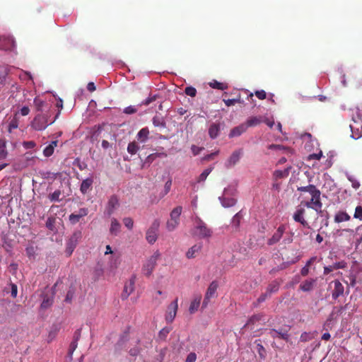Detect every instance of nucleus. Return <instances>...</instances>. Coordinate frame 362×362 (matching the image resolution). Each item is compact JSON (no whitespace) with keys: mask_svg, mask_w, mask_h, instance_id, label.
<instances>
[{"mask_svg":"<svg viewBox=\"0 0 362 362\" xmlns=\"http://www.w3.org/2000/svg\"><path fill=\"white\" fill-rule=\"evenodd\" d=\"M136 281V276H132L129 282L126 283L123 291L121 294L122 300H126L130 294L134 291V284Z\"/></svg>","mask_w":362,"mask_h":362,"instance_id":"nucleus-11","label":"nucleus"},{"mask_svg":"<svg viewBox=\"0 0 362 362\" xmlns=\"http://www.w3.org/2000/svg\"><path fill=\"white\" fill-rule=\"evenodd\" d=\"M255 94L259 100H264L267 97V93L264 90H256Z\"/></svg>","mask_w":362,"mask_h":362,"instance_id":"nucleus-62","label":"nucleus"},{"mask_svg":"<svg viewBox=\"0 0 362 362\" xmlns=\"http://www.w3.org/2000/svg\"><path fill=\"white\" fill-rule=\"evenodd\" d=\"M218 287V284L216 281H213L211 282L205 293V296L202 303V308H206L210 300L216 296Z\"/></svg>","mask_w":362,"mask_h":362,"instance_id":"nucleus-7","label":"nucleus"},{"mask_svg":"<svg viewBox=\"0 0 362 362\" xmlns=\"http://www.w3.org/2000/svg\"><path fill=\"white\" fill-rule=\"evenodd\" d=\"M158 157V153H152L148 156L142 165V168H144L146 164H148V165H150V164Z\"/></svg>","mask_w":362,"mask_h":362,"instance_id":"nucleus-46","label":"nucleus"},{"mask_svg":"<svg viewBox=\"0 0 362 362\" xmlns=\"http://www.w3.org/2000/svg\"><path fill=\"white\" fill-rule=\"evenodd\" d=\"M54 223H55V218L49 217L46 221V227L50 230H54Z\"/></svg>","mask_w":362,"mask_h":362,"instance_id":"nucleus-52","label":"nucleus"},{"mask_svg":"<svg viewBox=\"0 0 362 362\" xmlns=\"http://www.w3.org/2000/svg\"><path fill=\"white\" fill-rule=\"evenodd\" d=\"M23 146L26 149H30V148H33L36 146V144L33 141H24L23 143Z\"/></svg>","mask_w":362,"mask_h":362,"instance_id":"nucleus-63","label":"nucleus"},{"mask_svg":"<svg viewBox=\"0 0 362 362\" xmlns=\"http://www.w3.org/2000/svg\"><path fill=\"white\" fill-rule=\"evenodd\" d=\"M243 154V150L238 149L233 152L226 163V167L230 168L234 166L239 160Z\"/></svg>","mask_w":362,"mask_h":362,"instance_id":"nucleus-17","label":"nucleus"},{"mask_svg":"<svg viewBox=\"0 0 362 362\" xmlns=\"http://www.w3.org/2000/svg\"><path fill=\"white\" fill-rule=\"evenodd\" d=\"M220 126L218 124L213 123L209 128V135L211 139H216L219 134Z\"/></svg>","mask_w":362,"mask_h":362,"instance_id":"nucleus-30","label":"nucleus"},{"mask_svg":"<svg viewBox=\"0 0 362 362\" xmlns=\"http://www.w3.org/2000/svg\"><path fill=\"white\" fill-rule=\"evenodd\" d=\"M201 300L202 296L199 295L197 296H195L194 298L192 300L189 308V312L190 314H193L198 310V308H199L200 305Z\"/></svg>","mask_w":362,"mask_h":362,"instance_id":"nucleus-26","label":"nucleus"},{"mask_svg":"<svg viewBox=\"0 0 362 362\" xmlns=\"http://www.w3.org/2000/svg\"><path fill=\"white\" fill-rule=\"evenodd\" d=\"M157 262V256L152 255L146 260L142 267V272L146 276H150L155 269Z\"/></svg>","mask_w":362,"mask_h":362,"instance_id":"nucleus-9","label":"nucleus"},{"mask_svg":"<svg viewBox=\"0 0 362 362\" xmlns=\"http://www.w3.org/2000/svg\"><path fill=\"white\" fill-rule=\"evenodd\" d=\"M285 230L286 226L284 225L279 226L276 232L272 236V238L267 240V244L269 245H273L277 243L282 238L283 234L285 232Z\"/></svg>","mask_w":362,"mask_h":362,"instance_id":"nucleus-16","label":"nucleus"},{"mask_svg":"<svg viewBox=\"0 0 362 362\" xmlns=\"http://www.w3.org/2000/svg\"><path fill=\"white\" fill-rule=\"evenodd\" d=\"M349 219H350V216L344 211H339L334 216V221L337 223L347 221Z\"/></svg>","mask_w":362,"mask_h":362,"instance_id":"nucleus-32","label":"nucleus"},{"mask_svg":"<svg viewBox=\"0 0 362 362\" xmlns=\"http://www.w3.org/2000/svg\"><path fill=\"white\" fill-rule=\"evenodd\" d=\"M196 360L197 354L194 352H191L187 355L185 362H195Z\"/></svg>","mask_w":362,"mask_h":362,"instance_id":"nucleus-61","label":"nucleus"},{"mask_svg":"<svg viewBox=\"0 0 362 362\" xmlns=\"http://www.w3.org/2000/svg\"><path fill=\"white\" fill-rule=\"evenodd\" d=\"M185 93L189 96L195 97L197 94V90L192 86H187L185 89Z\"/></svg>","mask_w":362,"mask_h":362,"instance_id":"nucleus-53","label":"nucleus"},{"mask_svg":"<svg viewBox=\"0 0 362 362\" xmlns=\"http://www.w3.org/2000/svg\"><path fill=\"white\" fill-rule=\"evenodd\" d=\"M316 279H308L303 281L299 288L304 292H309L312 291L316 284Z\"/></svg>","mask_w":362,"mask_h":362,"instance_id":"nucleus-21","label":"nucleus"},{"mask_svg":"<svg viewBox=\"0 0 362 362\" xmlns=\"http://www.w3.org/2000/svg\"><path fill=\"white\" fill-rule=\"evenodd\" d=\"M226 106L230 107L234 105L235 103H242L243 101L241 100V96L239 94L237 98L233 99H223V100Z\"/></svg>","mask_w":362,"mask_h":362,"instance_id":"nucleus-37","label":"nucleus"},{"mask_svg":"<svg viewBox=\"0 0 362 362\" xmlns=\"http://www.w3.org/2000/svg\"><path fill=\"white\" fill-rule=\"evenodd\" d=\"M322 156V152L320 151L318 153H312V154H310L308 158H307V160H313V159H315V160H320Z\"/></svg>","mask_w":362,"mask_h":362,"instance_id":"nucleus-59","label":"nucleus"},{"mask_svg":"<svg viewBox=\"0 0 362 362\" xmlns=\"http://www.w3.org/2000/svg\"><path fill=\"white\" fill-rule=\"evenodd\" d=\"M210 86L213 88L218 90H226L228 88V85L226 83H221L217 81H214L209 83Z\"/></svg>","mask_w":362,"mask_h":362,"instance_id":"nucleus-39","label":"nucleus"},{"mask_svg":"<svg viewBox=\"0 0 362 362\" xmlns=\"http://www.w3.org/2000/svg\"><path fill=\"white\" fill-rule=\"evenodd\" d=\"M88 214L87 208H81L76 213H73L69 215V220L73 225L79 222L80 219Z\"/></svg>","mask_w":362,"mask_h":362,"instance_id":"nucleus-15","label":"nucleus"},{"mask_svg":"<svg viewBox=\"0 0 362 362\" xmlns=\"http://www.w3.org/2000/svg\"><path fill=\"white\" fill-rule=\"evenodd\" d=\"M247 130V125L245 123L241 124L240 125L233 128L229 134L230 137H235L240 136L243 133L245 132Z\"/></svg>","mask_w":362,"mask_h":362,"instance_id":"nucleus-23","label":"nucleus"},{"mask_svg":"<svg viewBox=\"0 0 362 362\" xmlns=\"http://www.w3.org/2000/svg\"><path fill=\"white\" fill-rule=\"evenodd\" d=\"M77 341H78V337H76L70 344L69 349V352H68V354H69V356L70 357V358H72L73 353L76 350V349L77 348V344H78Z\"/></svg>","mask_w":362,"mask_h":362,"instance_id":"nucleus-47","label":"nucleus"},{"mask_svg":"<svg viewBox=\"0 0 362 362\" xmlns=\"http://www.w3.org/2000/svg\"><path fill=\"white\" fill-rule=\"evenodd\" d=\"M269 334L272 338H280L281 339H284L286 341H288L289 340V334L288 330H286L284 329H272L269 332Z\"/></svg>","mask_w":362,"mask_h":362,"instance_id":"nucleus-14","label":"nucleus"},{"mask_svg":"<svg viewBox=\"0 0 362 362\" xmlns=\"http://www.w3.org/2000/svg\"><path fill=\"white\" fill-rule=\"evenodd\" d=\"M297 190L298 192H308L311 195L310 200L302 202L301 205H303L308 209H314L317 214L322 213V203L320 200L321 192L314 185L298 187Z\"/></svg>","mask_w":362,"mask_h":362,"instance_id":"nucleus-1","label":"nucleus"},{"mask_svg":"<svg viewBox=\"0 0 362 362\" xmlns=\"http://www.w3.org/2000/svg\"><path fill=\"white\" fill-rule=\"evenodd\" d=\"M93 183V177H88L83 180L81 184L80 191L83 194H87L92 189Z\"/></svg>","mask_w":362,"mask_h":362,"instance_id":"nucleus-22","label":"nucleus"},{"mask_svg":"<svg viewBox=\"0 0 362 362\" xmlns=\"http://www.w3.org/2000/svg\"><path fill=\"white\" fill-rule=\"evenodd\" d=\"M354 217L355 218H358V219L362 221V206H356V208L355 209V213H354Z\"/></svg>","mask_w":362,"mask_h":362,"instance_id":"nucleus-56","label":"nucleus"},{"mask_svg":"<svg viewBox=\"0 0 362 362\" xmlns=\"http://www.w3.org/2000/svg\"><path fill=\"white\" fill-rule=\"evenodd\" d=\"M33 103L35 108L37 112H42L44 110L43 107L46 105V103L38 98H35L34 99Z\"/></svg>","mask_w":362,"mask_h":362,"instance_id":"nucleus-36","label":"nucleus"},{"mask_svg":"<svg viewBox=\"0 0 362 362\" xmlns=\"http://www.w3.org/2000/svg\"><path fill=\"white\" fill-rule=\"evenodd\" d=\"M52 303L53 300L51 298L46 296L44 298L41 303V308L43 309H47L52 305Z\"/></svg>","mask_w":362,"mask_h":362,"instance_id":"nucleus-48","label":"nucleus"},{"mask_svg":"<svg viewBox=\"0 0 362 362\" xmlns=\"http://www.w3.org/2000/svg\"><path fill=\"white\" fill-rule=\"evenodd\" d=\"M313 338L314 334L313 333L304 332L301 334L300 337V341L306 342L310 341Z\"/></svg>","mask_w":362,"mask_h":362,"instance_id":"nucleus-43","label":"nucleus"},{"mask_svg":"<svg viewBox=\"0 0 362 362\" xmlns=\"http://www.w3.org/2000/svg\"><path fill=\"white\" fill-rule=\"evenodd\" d=\"M119 206V199L116 195H112L107 202L106 211L109 216L112 215L115 209Z\"/></svg>","mask_w":362,"mask_h":362,"instance_id":"nucleus-18","label":"nucleus"},{"mask_svg":"<svg viewBox=\"0 0 362 362\" xmlns=\"http://www.w3.org/2000/svg\"><path fill=\"white\" fill-rule=\"evenodd\" d=\"M157 98V95H154L153 96H149L148 98H147L145 100H144L141 104L140 105H150L152 102L155 101Z\"/></svg>","mask_w":362,"mask_h":362,"instance_id":"nucleus-58","label":"nucleus"},{"mask_svg":"<svg viewBox=\"0 0 362 362\" xmlns=\"http://www.w3.org/2000/svg\"><path fill=\"white\" fill-rule=\"evenodd\" d=\"M153 124L155 127L164 128L165 127V122L163 117L156 115L152 119Z\"/></svg>","mask_w":362,"mask_h":362,"instance_id":"nucleus-34","label":"nucleus"},{"mask_svg":"<svg viewBox=\"0 0 362 362\" xmlns=\"http://www.w3.org/2000/svg\"><path fill=\"white\" fill-rule=\"evenodd\" d=\"M136 112H137V109L135 107L132 106V105L125 107L124 110V113L127 114V115L134 114V113H136Z\"/></svg>","mask_w":362,"mask_h":362,"instance_id":"nucleus-60","label":"nucleus"},{"mask_svg":"<svg viewBox=\"0 0 362 362\" xmlns=\"http://www.w3.org/2000/svg\"><path fill=\"white\" fill-rule=\"evenodd\" d=\"M15 47V41L12 37H0V49L4 50H11Z\"/></svg>","mask_w":362,"mask_h":362,"instance_id":"nucleus-13","label":"nucleus"},{"mask_svg":"<svg viewBox=\"0 0 362 362\" xmlns=\"http://www.w3.org/2000/svg\"><path fill=\"white\" fill-rule=\"evenodd\" d=\"M7 156L6 141L4 139H0V160L6 159Z\"/></svg>","mask_w":362,"mask_h":362,"instance_id":"nucleus-33","label":"nucleus"},{"mask_svg":"<svg viewBox=\"0 0 362 362\" xmlns=\"http://www.w3.org/2000/svg\"><path fill=\"white\" fill-rule=\"evenodd\" d=\"M262 122V117H251L247 119L245 124L247 125V129L250 127H255L261 124Z\"/></svg>","mask_w":362,"mask_h":362,"instance_id":"nucleus-31","label":"nucleus"},{"mask_svg":"<svg viewBox=\"0 0 362 362\" xmlns=\"http://www.w3.org/2000/svg\"><path fill=\"white\" fill-rule=\"evenodd\" d=\"M241 216L240 215L239 213H237L233 218L232 219V224L233 226H234L236 228H238L239 225H240V219H241Z\"/></svg>","mask_w":362,"mask_h":362,"instance_id":"nucleus-54","label":"nucleus"},{"mask_svg":"<svg viewBox=\"0 0 362 362\" xmlns=\"http://www.w3.org/2000/svg\"><path fill=\"white\" fill-rule=\"evenodd\" d=\"M305 210L303 207L298 208L293 215V218L296 222L300 223L303 226L310 228L308 221L305 220L304 216Z\"/></svg>","mask_w":362,"mask_h":362,"instance_id":"nucleus-12","label":"nucleus"},{"mask_svg":"<svg viewBox=\"0 0 362 362\" xmlns=\"http://www.w3.org/2000/svg\"><path fill=\"white\" fill-rule=\"evenodd\" d=\"M124 226L129 230H132L134 226V221L130 217H125L123 218Z\"/></svg>","mask_w":362,"mask_h":362,"instance_id":"nucleus-51","label":"nucleus"},{"mask_svg":"<svg viewBox=\"0 0 362 362\" xmlns=\"http://www.w3.org/2000/svg\"><path fill=\"white\" fill-rule=\"evenodd\" d=\"M332 283L334 285V288L332 293V297L333 299L337 300L339 296L344 294V288L339 280H334Z\"/></svg>","mask_w":362,"mask_h":362,"instance_id":"nucleus-19","label":"nucleus"},{"mask_svg":"<svg viewBox=\"0 0 362 362\" xmlns=\"http://www.w3.org/2000/svg\"><path fill=\"white\" fill-rule=\"evenodd\" d=\"M212 230L199 217L195 218L193 235L200 238H208L212 235Z\"/></svg>","mask_w":362,"mask_h":362,"instance_id":"nucleus-3","label":"nucleus"},{"mask_svg":"<svg viewBox=\"0 0 362 362\" xmlns=\"http://www.w3.org/2000/svg\"><path fill=\"white\" fill-rule=\"evenodd\" d=\"M352 123L350 124L351 137L358 139L362 136V110L357 107L352 115Z\"/></svg>","mask_w":362,"mask_h":362,"instance_id":"nucleus-2","label":"nucleus"},{"mask_svg":"<svg viewBox=\"0 0 362 362\" xmlns=\"http://www.w3.org/2000/svg\"><path fill=\"white\" fill-rule=\"evenodd\" d=\"M149 135V130L147 127L142 128L137 134L136 138L141 143H145Z\"/></svg>","mask_w":362,"mask_h":362,"instance_id":"nucleus-29","label":"nucleus"},{"mask_svg":"<svg viewBox=\"0 0 362 362\" xmlns=\"http://www.w3.org/2000/svg\"><path fill=\"white\" fill-rule=\"evenodd\" d=\"M182 211V207L177 206L170 213V218L167 221L165 228L168 231L175 230L180 224V217Z\"/></svg>","mask_w":362,"mask_h":362,"instance_id":"nucleus-4","label":"nucleus"},{"mask_svg":"<svg viewBox=\"0 0 362 362\" xmlns=\"http://www.w3.org/2000/svg\"><path fill=\"white\" fill-rule=\"evenodd\" d=\"M214 168L213 167H209L206 169H205L200 175L197 178V183H199V182H202L206 180V179L207 178L208 175L211 173V172L213 170Z\"/></svg>","mask_w":362,"mask_h":362,"instance_id":"nucleus-35","label":"nucleus"},{"mask_svg":"<svg viewBox=\"0 0 362 362\" xmlns=\"http://www.w3.org/2000/svg\"><path fill=\"white\" fill-rule=\"evenodd\" d=\"M346 267V263L344 261H340L338 262H335L332 265L324 267L323 274L325 275H327L334 270H337L339 269H344Z\"/></svg>","mask_w":362,"mask_h":362,"instance_id":"nucleus-20","label":"nucleus"},{"mask_svg":"<svg viewBox=\"0 0 362 362\" xmlns=\"http://www.w3.org/2000/svg\"><path fill=\"white\" fill-rule=\"evenodd\" d=\"M139 146L136 141L130 142L127 146V151L132 155L135 154L139 151Z\"/></svg>","mask_w":362,"mask_h":362,"instance_id":"nucleus-40","label":"nucleus"},{"mask_svg":"<svg viewBox=\"0 0 362 362\" xmlns=\"http://www.w3.org/2000/svg\"><path fill=\"white\" fill-rule=\"evenodd\" d=\"M171 330L172 328L170 327H163L158 333L159 339L161 340H165Z\"/></svg>","mask_w":362,"mask_h":362,"instance_id":"nucleus-41","label":"nucleus"},{"mask_svg":"<svg viewBox=\"0 0 362 362\" xmlns=\"http://www.w3.org/2000/svg\"><path fill=\"white\" fill-rule=\"evenodd\" d=\"M48 125L47 116L42 114L36 115L31 122L32 128L36 131L44 130Z\"/></svg>","mask_w":362,"mask_h":362,"instance_id":"nucleus-6","label":"nucleus"},{"mask_svg":"<svg viewBox=\"0 0 362 362\" xmlns=\"http://www.w3.org/2000/svg\"><path fill=\"white\" fill-rule=\"evenodd\" d=\"M160 227V221L155 219L146 233V239L149 244L156 243L158 238V231Z\"/></svg>","mask_w":362,"mask_h":362,"instance_id":"nucleus-5","label":"nucleus"},{"mask_svg":"<svg viewBox=\"0 0 362 362\" xmlns=\"http://www.w3.org/2000/svg\"><path fill=\"white\" fill-rule=\"evenodd\" d=\"M289 174L288 169H285L284 170H277L274 172V177L276 180L281 179L284 177H286Z\"/></svg>","mask_w":362,"mask_h":362,"instance_id":"nucleus-38","label":"nucleus"},{"mask_svg":"<svg viewBox=\"0 0 362 362\" xmlns=\"http://www.w3.org/2000/svg\"><path fill=\"white\" fill-rule=\"evenodd\" d=\"M178 300L176 298L168 306L165 313V320L167 322H172L177 314L178 309Z\"/></svg>","mask_w":362,"mask_h":362,"instance_id":"nucleus-10","label":"nucleus"},{"mask_svg":"<svg viewBox=\"0 0 362 362\" xmlns=\"http://www.w3.org/2000/svg\"><path fill=\"white\" fill-rule=\"evenodd\" d=\"M18 127V120L16 117H14L9 122L8 130L11 133L13 129H17Z\"/></svg>","mask_w":362,"mask_h":362,"instance_id":"nucleus-49","label":"nucleus"},{"mask_svg":"<svg viewBox=\"0 0 362 362\" xmlns=\"http://www.w3.org/2000/svg\"><path fill=\"white\" fill-rule=\"evenodd\" d=\"M271 296L270 293H268V291L266 290L265 293H262L259 297L257 298V302L258 304L264 302L266 299Z\"/></svg>","mask_w":362,"mask_h":362,"instance_id":"nucleus-57","label":"nucleus"},{"mask_svg":"<svg viewBox=\"0 0 362 362\" xmlns=\"http://www.w3.org/2000/svg\"><path fill=\"white\" fill-rule=\"evenodd\" d=\"M257 351L259 356L261 359L264 360L266 358L267 351L261 344H257Z\"/></svg>","mask_w":362,"mask_h":362,"instance_id":"nucleus-42","label":"nucleus"},{"mask_svg":"<svg viewBox=\"0 0 362 362\" xmlns=\"http://www.w3.org/2000/svg\"><path fill=\"white\" fill-rule=\"evenodd\" d=\"M62 194V192L59 189L55 190L52 194L49 195V199L51 202H59L60 196Z\"/></svg>","mask_w":362,"mask_h":362,"instance_id":"nucleus-44","label":"nucleus"},{"mask_svg":"<svg viewBox=\"0 0 362 362\" xmlns=\"http://www.w3.org/2000/svg\"><path fill=\"white\" fill-rule=\"evenodd\" d=\"M120 228H121V224L119 223V222L115 218H112L111 219L110 233L112 235L116 236L119 233Z\"/></svg>","mask_w":362,"mask_h":362,"instance_id":"nucleus-25","label":"nucleus"},{"mask_svg":"<svg viewBox=\"0 0 362 362\" xmlns=\"http://www.w3.org/2000/svg\"><path fill=\"white\" fill-rule=\"evenodd\" d=\"M282 283L281 280H274L272 281L267 286V291H268V293H270L271 295L272 293H276L280 287L281 284Z\"/></svg>","mask_w":362,"mask_h":362,"instance_id":"nucleus-27","label":"nucleus"},{"mask_svg":"<svg viewBox=\"0 0 362 362\" xmlns=\"http://www.w3.org/2000/svg\"><path fill=\"white\" fill-rule=\"evenodd\" d=\"M262 320V315H255L252 316L247 321V322L245 325L244 327L249 326L251 324H255L256 322Z\"/></svg>","mask_w":362,"mask_h":362,"instance_id":"nucleus-50","label":"nucleus"},{"mask_svg":"<svg viewBox=\"0 0 362 362\" xmlns=\"http://www.w3.org/2000/svg\"><path fill=\"white\" fill-rule=\"evenodd\" d=\"M268 149H270V150H275V151H277V150H289L288 148H286L282 145H279V144H270L268 146Z\"/></svg>","mask_w":362,"mask_h":362,"instance_id":"nucleus-55","label":"nucleus"},{"mask_svg":"<svg viewBox=\"0 0 362 362\" xmlns=\"http://www.w3.org/2000/svg\"><path fill=\"white\" fill-rule=\"evenodd\" d=\"M82 237V233L80 230L75 231L70 238L69 239L67 243H66V252L71 255L76 248V245H78V241Z\"/></svg>","mask_w":362,"mask_h":362,"instance_id":"nucleus-8","label":"nucleus"},{"mask_svg":"<svg viewBox=\"0 0 362 362\" xmlns=\"http://www.w3.org/2000/svg\"><path fill=\"white\" fill-rule=\"evenodd\" d=\"M202 245L201 244H196L191 247L186 253V257L188 259L194 258L201 251Z\"/></svg>","mask_w":362,"mask_h":362,"instance_id":"nucleus-24","label":"nucleus"},{"mask_svg":"<svg viewBox=\"0 0 362 362\" xmlns=\"http://www.w3.org/2000/svg\"><path fill=\"white\" fill-rule=\"evenodd\" d=\"M58 141H52L43 150V155L45 157L51 156L54 151V148L57 146Z\"/></svg>","mask_w":362,"mask_h":362,"instance_id":"nucleus-28","label":"nucleus"},{"mask_svg":"<svg viewBox=\"0 0 362 362\" xmlns=\"http://www.w3.org/2000/svg\"><path fill=\"white\" fill-rule=\"evenodd\" d=\"M347 179L351 183V186L354 189H358L361 185L360 182L352 175H347Z\"/></svg>","mask_w":362,"mask_h":362,"instance_id":"nucleus-45","label":"nucleus"},{"mask_svg":"<svg viewBox=\"0 0 362 362\" xmlns=\"http://www.w3.org/2000/svg\"><path fill=\"white\" fill-rule=\"evenodd\" d=\"M191 150L194 156H197L201 153L202 151L204 150L203 147H199L195 145H192L191 146Z\"/></svg>","mask_w":362,"mask_h":362,"instance_id":"nucleus-64","label":"nucleus"}]
</instances>
